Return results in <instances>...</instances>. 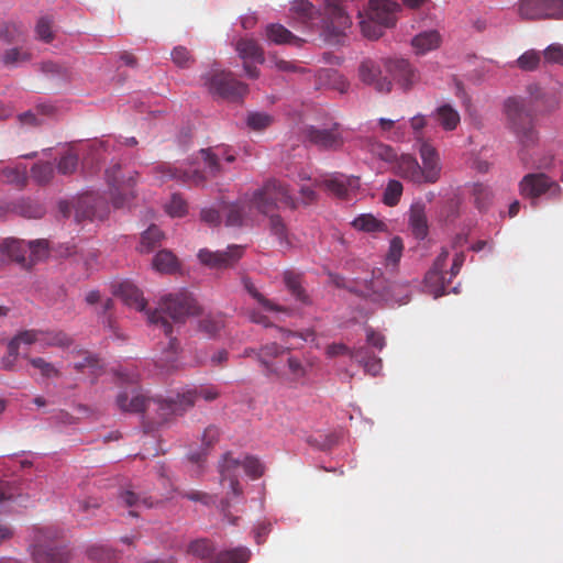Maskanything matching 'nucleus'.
Returning <instances> with one entry per match:
<instances>
[{"mask_svg":"<svg viewBox=\"0 0 563 563\" xmlns=\"http://www.w3.org/2000/svg\"><path fill=\"white\" fill-rule=\"evenodd\" d=\"M200 313V307L194 296L181 289L162 297L158 308L147 313V320L151 324L162 329L169 338L168 346L163 351L157 360V366L162 369L170 371L176 367L179 343L176 338H172L173 325L167 317L175 323H184L190 316Z\"/></svg>","mask_w":563,"mask_h":563,"instance_id":"f257e3e1","label":"nucleus"},{"mask_svg":"<svg viewBox=\"0 0 563 563\" xmlns=\"http://www.w3.org/2000/svg\"><path fill=\"white\" fill-rule=\"evenodd\" d=\"M346 289L371 302L384 306L405 305L410 297L407 283L388 280L380 268H374L368 278L352 280Z\"/></svg>","mask_w":563,"mask_h":563,"instance_id":"f03ea898","label":"nucleus"},{"mask_svg":"<svg viewBox=\"0 0 563 563\" xmlns=\"http://www.w3.org/2000/svg\"><path fill=\"white\" fill-rule=\"evenodd\" d=\"M118 383L120 386H125L126 388L120 391L117 396V406L123 412L131 413H140L145 410H150L151 407H155V410L158 413V417L162 421H167L170 416H163V411L159 409V402H163L165 399H154L147 398L139 388V378L140 375L135 369H130L128 367L120 368L115 372Z\"/></svg>","mask_w":563,"mask_h":563,"instance_id":"7ed1b4c3","label":"nucleus"},{"mask_svg":"<svg viewBox=\"0 0 563 563\" xmlns=\"http://www.w3.org/2000/svg\"><path fill=\"white\" fill-rule=\"evenodd\" d=\"M503 112L507 129L516 135L522 145L529 146L538 141L533 114L528 108L526 99L508 97L504 101Z\"/></svg>","mask_w":563,"mask_h":563,"instance_id":"20e7f679","label":"nucleus"},{"mask_svg":"<svg viewBox=\"0 0 563 563\" xmlns=\"http://www.w3.org/2000/svg\"><path fill=\"white\" fill-rule=\"evenodd\" d=\"M241 461L232 456L231 452H227L221 456L218 463V472L220 475V485L225 488L228 485L227 497L220 503V509L228 521L235 525L238 517L230 512L232 500L242 498L243 489L239 482V473L241 468Z\"/></svg>","mask_w":563,"mask_h":563,"instance_id":"39448f33","label":"nucleus"},{"mask_svg":"<svg viewBox=\"0 0 563 563\" xmlns=\"http://www.w3.org/2000/svg\"><path fill=\"white\" fill-rule=\"evenodd\" d=\"M250 206L265 216L280 207L296 208L295 199L287 185L274 178L266 180L262 188L252 194Z\"/></svg>","mask_w":563,"mask_h":563,"instance_id":"423d86ee","label":"nucleus"},{"mask_svg":"<svg viewBox=\"0 0 563 563\" xmlns=\"http://www.w3.org/2000/svg\"><path fill=\"white\" fill-rule=\"evenodd\" d=\"M56 531L51 528L38 529L34 537L31 555L34 563H67L69 553L65 547L57 545L54 540Z\"/></svg>","mask_w":563,"mask_h":563,"instance_id":"0eeeda50","label":"nucleus"},{"mask_svg":"<svg viewBox=\"0 0 563 563\" xmlns=\"http://www.w3.org/2000/svg\"><path fill=\"white\" fill-rule=\"evenodd\" d=\"M73 209L77 222L93 219L102 220L108 213V205L104 198L96 192L84 194L74 203L59 202V210L64 217H69Z\"/></svg>","mask_w":563,"mask_h":563,"instance_id":"6e6552de","label":"nucleus"},{"mask_svg":"<svg viewBox=\"0 0 563 563\" xmlns=\"http://www.w3.org/2000/svg\"><path fill=\"white\" fill-rule=\"evenodd\" d=\"M203 78L209 91L223 99L238 101L247 93V86L236 80L230 71L212 70Z\"/></svg>","mask_w":563,"mask_h":563,"instance_id":"1a4fd4ad","label":"nucleus"},{"mask_svg":"<svg viewBox=\"0 0 563 563\" xmlns=\"http://www.w3.org/2000/svg\"><path fill=\"white\" fill-rule=\"evenodd\" d=\"M219 391L214 387H201L196 390H188L185 394H177L166 398L165 401L159 402V409L163 411V416H181L188 409L194 407L198 397L206 401H212L217 399Z\"/></svg>","mask_w":563,"mask_h":563,"instance_id":"9d476101","label":"nucleus"},{"mask_svg":"<svg viewBox=\"0 0 563 563\" xmlns=\"http://www.w3.org/2000/svg\"><path fill=\"white\" fill-rule=\"evenodd\" d=\"M519 190L523 197L531 199H538L544 194L552 200H560L562 197L560 185L543 173L527 174L519 183Z\"/></svg>","mask_w":563,"mask_h":563,"instance_id":"9b49d317","label":"nucleus"},{"mask_svg":"<svg viewBox=\"0 0 563 563\" xmlns=\"http://www.w3.org/2000/svg\"><path fill=\"white\" fill-rule=\"evenodd\" d=\"M518 13L527 21L563 19V0H519Z\"/></svg>","mask_w":563,"mask_h":563,"instance_id":"f8f14e48","label":"nucleus"},{"mask_svg":"<svg viewBox=\"0 0 563 563\" xmlns=\"http://www.w3.org/2000/svg\"><path fill=\"white\" fill-rule=\"evenodd\" d=\"M323 33L329 40L336 38L351 25V19L343 8L344 0H323Z\"/></svg>","mask_w":563,"mask_h":563,"instance_id":"ddd939ff","label":"nucleus"},{"mask_svg":"<svg viewBox=\"0 0 563 563\" xmlns=\"http://www.w3.org/2000/svg\"><path fill=\"white\" fill-rule=\"evenodd\" d=\"M106 178L111 188L112 203L115 208H122L134 197L136 180L133 176H121V165L114 164L106 170Z\"/></svg>","mask_w":563,"mask_h":563,"instance_id":"4468645a","label":"nucleus"},{"mask_svg":"<svg viewBox=\"0 0 563 563\" xmlns=\"http://www.w3.org/2000/svg\"><path fill=\"white\" fill-rule=\"evenodd\" d=\"M386 60H375L366 58L358 66V78L367 86L373 87L377 92L388 93L391 90L393 82L388 74L384 75Z\"/></svg>","mask_w":563,"mask_h":563,"instance_id":"2eb2a0df","label":"nucleus"},{"mask_svg":"<svg viewBox=\"0 0 563 563\" xmlns=\"http://www.w3.org/2000/svg\"><path fill=\"white\" fill-rule=\"evenodd\" d=\"M155 178L161 183L176 180L187 186H200L206 181V176L198 169H183L167 163H161L153 168Z\"/></svg>","mask_w":563,"mask_h":563,"instance_id":"dca6fc26","label":"nucleus"},{"mask_svg":"<svg viewBox=\"0 0 563 563\" xmlns=\"http://www.w3.org/2000/svg\"><path fill=\"white\" fill-rule=\"evenodd\" d=\"M303 134L310 143L323 150L335 151L343 145V137L338 123L324 129L310 125L305 129Z\"/></svg>","mask_w":563,"mask_h":563,"instance_id":"f3484780","label":"nucleus"},{"mask_svg":"<svg viewBox=\"0 0 563 563\" xmlns=\"http://www.w3.org/2000/svg\"><path fill=\"white\" fill-rule=\"evenodd\" d=\"M243 255V247L241 245H229L227 251L211 252L207 249L200 250L198 258L200 262L210 268H228L234 265Z\"/></svg>","mask_w":563,"mask_h":563,"instance_id":"a211bd4d","label":"nucleus"},{"mask_svg":"<svg viewBox=\"0 0 563 563\" xmlns=\"http://www.w3.org/2000/svg\"><path fill=\"white\" fill-rule=\"evenodd\" d=\"M400 5L390 0H371L366 15L383 29L393 27L397 21V12Z\"/></svg>","mask_w":563,"mask_h":563,"instance_id":"6ab92c4d","label":"nucleus"},{"mask_svg":"<svg viewBox=\"0 0 563 563\" xmlns=\"http://www.w3.org/2000/svg\"><path fill=\"white\" fill-rule=\"evenodd\" d=\"M420 157L422 161L421 166V178L422 184H434L440 179L441 175V164L440 157L437 150L428 142H421L420 144Z\"/></svg>","mask_w":563,"mask_h":563,"instance_id":"aec40b11","label":"nucleus"},{"mask_svg":"<svg viewBox=\"0 0 563 563\" xmlns=\"http://www.w3.org/2000/svg\"><path fill=\"white\" fill-rule=\"evenodd\" d=\"M389 77L397 80L405 89L411 88L417 80V74L406 59H389L384 64Z\"/></svg>","mask_w":563,"mask_h":563,"instance_id":"412c9836","label":"nucleus"},{"mask_svg":"<svg viewBox=\"0 0 563 563\" xmlns=\"http://www.w3.org/2000/svg\"><path fill=\"white\" fill-rule=\"evenodd\" d=\"M287 351L284 346L273 342L263 345L256 352V360L265 368L266 376L283 377L282 372L275 366L273 360Z\"/></svg>","mask_w":563,"mask_h":563,"instance_id":"4be33fe9","label":"nucleus"},{"mask_svg":"<svg viewBox=\"0 0 563 563\" xmlns=\"http://www.w3.org/2000/svg\"><path fill=\"white\" fill-rule=\"evenodd\" d=\"M394 164L395 173L398 176L408 179L415 184H422L421 166L413 156L408 154L401 155L399 158H396Z\"/></svg>","mask_w":563,"mask_h":563,"instance_id":"5701e85b","label":"nucleus"},{"mask_svg":"<svg viewBox=\"0 0 563 563\" xmlns=\"http://www.w3.org/2000/svg\"><path fill=\"white\" fill-rule=\"evenodd\" d=\"M36 247H42L44 250L45 249L44 242H41V241L36 242ZM1 249L3 250V252H5L8 254V256L11 260H13L22 265H25V263H26L27 249H30L32 251V253L36 252L34 242H30L29 245H26L23 241H19V240H14V239L5 240L1 244Z\"/></svg>","mask_w":563,"mask_h":563,"instance_id":"b1692460","label":"nucleus"},{"mask_svg":"<svg viewBox=\"0 0 563 563\" xmlns=\"http://www.w3.org/2000/svg\"><path fill=\"white\" fill-rule=\"evenodd\" d=\"M114 294L122 299V301L135 310L143 311L146 306V301L143 297L142 291L131 282L120 283Z\"/></svg>","mask_w":563,"mask_h":563,"instance_id":"393cba45","label":"nucleus"},{"mask_svg":"<svg viewBox=\"0 0 563 563\" xmlns=\"http://www.w3.org/2000/svg\"><path fill=\"white\" fill-rule=\"evenodd\" d=\"M265 34L267 40L276 45L289 44L300 47L305 42L279 23L268 24L266 26Z\"/></svg>","mask_w":563,"mask_h":563,"instance_id":"a878e982","label":"nucleus"},{"mask_svg":"<svg viewBox=\"0 0 563 563\" xmlns=\"http://www.w3.org/2000/svg\"><path fill=\"white\" fill-rule=\"evenodd\" d=\"M409 225L416 239L423 240L427 238L429 227L424 206L422 203H415L411 206L409 210Z\"/></svg>","mask_w":563,"mask_h":563,"instance_id":"bb28decb","label":"nucleus"},{"mask_svg":"<svg viewBox=\"0 0 563 563\" xmlns=\"http://www.w3.org/2000/svg\"><path fill=\"white\" fill-rule=\"evenodd\" d=\"M324 187L339 198H346L350 189L358 187V178L344 175H333L324 179Z\"/></svg>","mask_w":563,"mask_h":563,"instance_id":"cd10ccee","label":"nucleus"},{"mask_svg":"<svg viewBox=\"0 0 563 563\" xmlns=\"http://www.w3.org/2000/svg\"><path fill=\"white\" fill-rule=\"evenodd\" d=\"M442 42L440 33L435 30L424 31L411 40V45L417 55H424L437 49Z\"/></svg>","mask_w":563,"mask_h":563,"instance_id":"c85d7f7f","label":"nucleus"},{"mask_svg":"<svg viewBox=\"0 0 563 563\" xmlns=\"http://www.w3.org/2000/svg\"><path fill=\"white\" fill-rule=\"evenodd\" d=\"M235 49H236L239 56L244 62L252 60V62H255L258 64H263L265 60L263 48L253 38H249V37L240 38L235 44Z\"/></svg>","mask_w":563,"mask_h":563,"instance_id":"c756f323","label":"nucleus"},{"mask_svg":"<svg viewBox=\"0 0 563 563\" xmlns=\"http://www.w3.org/2000/svg\"><path fill=\"white\" fill-rule=\"evenodd\" d=\"M42 335H43L42 330H36V329L24 330V331L19 332L8 343L10 356H13V358L18 357L19 349L22 344H24V345L38 344L40 345V339Z\"/></svg>","mask_w":563,"mask_h":563,"instance_id":"7c9ffc66","label":"nucleus"},{"mask_svg":"<svg viewBox=\"0 0 563 563\" xmlns=\"http://www.w3.org/2000/svg\"><path fill=\"white\" fill-rule=\"evenodd\" d=\"M351 358L358 362L364 371L372 376L378 375L382 371V360L371 354L368 349L364 346L355 349V351L351 353Z\"/></svg>","mask_w":563,"mask_h":563,"instance_id":"2f4dec72","label":"nucleus"},{"mask_svg":"<svg viewBox=\"0 0 563 563\" xmlns=\"http://www.w3.org/2000/svg\"><path fill=\"white\" fill-rule=\"evenodd\" d=\"M433 117L445 131L455 130L461 121L457 110L449 103L438 107L433 113Z\"/></svg>","mask_w":563,"mask_h":563,"instance_id":"473e14b6","label":"nucleus"},{"mask_svg":"<svg viewBox=\"0 0 563 563\" xmlns=\"http://www.w3.org/2000/svg\"><path fill=\"white\" fill-rule=\"evenodd\" d=\"M284 283L288 291L301 303L309 305L310 299L305 288L302 287V276L294 271H286L284 273Z\"/></svg>","mask_w":563,"mask_h":563,"instance_id":"72a5a7b5","label":"nucleus"},{"mask_svg":"<svg viewBox=\"0 0 563 563\" xmlns=\"http://www.w3.org/2000/svg\"><path fill=\"white\" fill-rule=\"evenodd\" d=\"M363 148L369 154H372L374 157L386 163H394L397 158V153L391 146L384 144L377 140H365L363 143Z\"/></svg>","mask_w":563,"mask_h":563,"instance_id":"f704fd0d","label":"nucleus"},{"mask_svg":"<svg viewBox=\"0 0 563 563\" xmlns=\"http://www.w3.org/2000/svg\"><path fill=\"white\" fill-rule=\"evenodd\" d=\"M251 551L246 547L222 550L216 553L212 563H247L251 559Z\"/></svg>","mask_w":563,"mask_h":563,"instance_id":"c9c22d12","label":"nucleus"},{"mask_svg":"<svg viewBox=\"0 0 563 563\" xmlns=\"http://www.w3.org/2000/svg\"><path fill=\"white\" fill-rule=\"evenodd\" d=\"M153 267L162 274H174L179 268V261L175 254L168 250L159 251L153 258Z\"/></svg>","mask_w":563,"mask_h":563,"instance_id":"e433bc0d","label":"nucleus"},{"mask_svg":"<svg viewBox=\"0 0 563 563\" xmlns=\"http://www.w3.org/2000/svg\"><path fill=\"white\" fill-rule=\"evenodd\" d=\"M187 551L189 554H192L207 563H212V559L216 556V547L213 542L206 538L191 541Z\"/></svg>","mask_w":563,"mask_h":563,"instance_id":"4c0bfd02","label":"nucleus"},{"mask_svg":"<svg viewBox=\"0 0 563 563\" xmlns=\"http://www.w3.org/2000/svg\"><path fill=\"white\" fill-rule=\"evenodd\" d=\"M424 287L434 298L445 294V277L443 271L431 268L424 276Z\"/></svg>","mask_w":563,"mask_h":563,"instance_id":"58836bf2","label":"nucleus"},{"mask_svg":"<svg viewBox=\"0 0 563 563\" xmlns=\"http://www.w3.org/2000/svg\"><path fill=\"white\" fill-rule=\"evenodd\" d=\"M352 225L356 230L367 233L384 232L387 230V225L383 221L369 213L356 217L353 220Z\"/></svg>","mask_w":563,"mask_h":563,"instance_id":"ea45409f","label":"nucleus"},{"mask_svg":"<svg viewBox=\"0 0 563 563\" xmlns=\"http://www.w3.org/2000/svg\"><path fill=\"white\" fill-rule=\"evenodd\" d=\"M40 339L41 347L58 346L66 347L71 344V339L68 334L59 330H42Z\"/></svg>","mask_w":563,"mask_h":563,"instance_id":"a19ab883","label":"nucleus"},{"mask_svg":"<svg viewBox=\"0 0 563 563\" xmlns=\"http://www.w3.org/2000/svg\"><path fill=\"white\" fill-rule=\"evenodd\" d=\"M14 210L16 213L27 219H40L45 213V208L41 203L30 199L18 201L14 206Z\"/></svg>","mask_w":563,"mask_h":563,"instance_id":"79ce46f5","label":"nucleus"},{"mask_svg":"<svg viewBox=\"0 0 563 563\" xmlns=\"http://www.w3.org/2000/svg\"><path fill=\"white\" fill-rule=\"evenodd\" d=\"M120 500L130 508H152L155 506L152 497L150 496H140L132 489H124L120 493Z\"/></svg>","mask_w":563,"mask_h":563,"instance_id":"37998d69","label":"nucleus"},{"mask_svg":"<svg viewBox=\"0 0 563 563\" xmlns=\"http://www.w3.org/2000/svg\"><path fill=\"white\" fill-rule=\"evenodd\" d=\"M163 236V232L156 225H151L142 234L139 251L141 253L152 252L156 246L161 244Z\"/></svg>","mask_w":563,"mask_h":563,"instance_id":"c03bdc74","label":"nucleus"},{"mask_svg":"<svg viewBox=\"0 0 563 563\" xmlns=\"http://www.w3.org/2000/svg\"><path fill=\"white\" fill-rule=\"evenodd\" d=\"M243 286L245 290L265 309L268 311L285 312L286 308L276 305L273 301L265 298L254 286L250 278H243Z\"/></svg>","mask_w":563,"mask_h":563,"instance_id":"a18cd8bd","label":"nucleus"},{"mask_svg":"<svg viewBox=\"0 0 563 563\" xmlns=\"http://www.w3.org/2000/svg\"><path fill=\"white\" fill-rule=\"evenodd\" d=\"M0 177L8 184L23 187L27 180L26 166L21 164L15 167H5L0 170Z\"/></svg>","mask_w":563,"mask_h":563,"instance_id":"49530a36","label":"nucleus"},{"mask_svg":"<svg viewBox=\"0 0 563 563\" xmlns=\"http://www.w3.org/2000/svg\"><path fill=\"white\" fill-rule=\"evenodd\" d=\"M87 554L90 560L99 563H115L119 558V553L106 545H91Z\"/></svg>","mask_w":563,"mask_h":563,"instance_id":"de8ad7c7","label":"nucleus"},{"mask_svg":"<svg viewBox=\"0 0 563 563\" xmlns=\"http://www.w3.org/2000/svg\"><path fill=\"white\" fill-rule=\"evenodd\" d=\"M287 367L289 376L286 378L285 375L282 373L283 377H279L280 379H285L294 384L303 382L308 372L307 367L302 364V362L299 358L295 356H289L287 358Z\"/></svg>","mask_w":563,"mask_h":563,"instance_id":"09e8293b","label":"nucleus"},{"mask_svg":"<svg viewBox=\"0 0 563 563\" xmlns=\"http://www.w3.org/2000/svg\"><path fill=\"white\" fill-rule=\"evenodd\" d=\"M472 196L474 197L475 206L479 210L486 209L493 199V192L490 188L481 183L473 184Z\"/></svg>","mask_w":563,"mask_h":563,"instance_id":"8fccbe9b","label":"nucleus"},{"mask_svg":"<svg viewBox=\"0 0 563 563\" xmlns=\"http://www.w3.org/2000/svg\"><path fill=\"white\" fill-rule=\"evenodd\" d=\"M269 217V229L273 235H275L282 245L289 246L288 231L284 220L278 216L271 213Z\"/></svg>","mask_w":563,"mask_h":563,"instance_id":"3c124183","label":"nucleus"},{"mask_svg":"<svg viewBox=\"0 0 563 563\" xmlns=\"http://www.w3.org/2000/svg\"><path fill=\"white\" fill-rule=\"evenodd\" d=\"M53 23L54 21L52 18L47 15L41 16L35 24L36 38L45 43H51L55 37Z\"/></svg>","mask_w":563,"mask_h":563,"instance_id":"603ef678","label":"nucleus"},{"mask_svg":"<svg viewBox=\"0 0 563 563\" xmlns=\"http://www.w3.org/2000/svg\"><path fill=\"white\" fill-rule=\"evenodd\" d=\"M31 54L18 47L7 49L2 55V63L7 67H16L22 63L29 62Z\"/></svg>","mask_w":563,"mask_h":563,"instance_id":"864d4df0","label":"nucleus"},{"mask_svg":"<svg viewBox=\"0 0 563 563\" xmlns=\"http://www.w3.org/2000/svg\"><path fill=\"white\" fill-rule=\"evenodd\" d=\"M170 57L173 63L180 68H190L196 62L191 52L183 45L174 47Z\"/></svg>","mask_w":563,"mask_h":563,"instance_id":"5fc2aeb1","label":"nucleus"},{"mask_svg":"<svg viewBox=\"0 0 563 563\" xmlns=\"http://www.w3.org/2000/svg\"><path fill=\"white\" fill-rule=\"evenodd\" d=\"M246 205L244 202L232 203L227 211V225L239 227L243 224L246 217Z\"/></svg>","mask_w":563,"mask_h":563,"instance_id":"6e6d98bb","label":"nucleus"},{"mask_svg":"<svg viewBox=\"0 0 563 563\" xmlns=\"http://www.w3.org/2000/svg\"><path fill=\"white\" fill-rule=\"evenodd\" d=\"M54 175V167L51 163H37L31 169L32 178L41 185L47 184Z\"/></svg>","mask_w":563,"mask_h":563,"instance_id":"4d7b16f0","label":"nucleus"},{"mask_svg":"<svg viewBox=\"0 0 563 563\" xmlns=\"http://www.w3.org/2000/svg\"><path fill=\"white\" fill-rule=\"evenodd\" d=\"M78 166V155L68 150L59 159L57 164V170L62 175H70L73 174Z\"/></svg>","mask_w":563,"mask_h":563,"instance_id":"13d9d810","label":"nucleus"},{"mask_svg":"<svg viewBox=\"0 0 563 563\" xmlns=\"http://www.w3.org/2000/svg\"><path fill=\"white\" fill-rule=\"evenodd\" d=\"M402 185L398 180H390L384 191V202L387 206H396L402 195Z\"/></svg>","mask_w":563,"mask_h":563,"instance_id":"bf43d9fd","label":"nucleus"},{"mask_svg":"<svg viewBox=\"0 0 563 563\" xmlns=\"http://www.w3.org/2000/svg\"><path fill=\"white\" fill-rule=\"evenodd\" d=\"M31 365L38 369L41 375L46 378L59 377L60 372L57 369L54 364L47 362L43 357H33L30 360Z\"/></svg>","mask_w":563,"mask_h":563,"instance_id":"052dcab7","label":"nucleus"},{"mask_svg":"<svg viewBox=\"0 0 563 563\" xmlns=\"http://www.w3.org/2000/svg\"><path fill=\"white\" fill-rule=\"evenodd\" d=\"M540 63V54L534 49L525 52L518 59L517 65L520 69L532 71L538 68Z\"/></svg>","mask_w":563,"mask_h":563,"instance_id":"680f3d73","label":"nucleus"},{"mask_svg":"<svg viewBox=\"0 0 563 563\" xmlns=\"http://www.w3.org/2000/svg\"><path fill=\"white\" fill-rule=\"evenodd\" d=\"M100 500L97 498L80 499L76 503L75 510L82 514V519H89L100 508Z\"/></svg>","mask_w":563,"mask_h":563,"instance_id":"e2e57ef3","label":"nucleus"},{"mask_svg":"<svg viewBox=\"0 0 563 563\" xmlns=\"http://www.w3.org/2000/svg\"><path fill=\"white\" fill-rule=\"evenodd\" d=\"M74 367L79 372L89 369V373L95 376L100 375L102 372V365L100 361L90 354L86 355L82 361L75 363Z\"/></svg>","mask_w":563,"mask_h":563,"instance_id":"0e129e2a","label":"nucleus"},{"mask_svg":"<svg viewBox=\"0 0 563 563\" xmlns=\"http://www.w3.org/2000/svg\"><path fill=\"white\" fill-rule=\"evenodd\" d=\"M241 467H243L246 475L252 478H258L264 473L263 464L258 459L254 456H246L243 461H241Z\"/></svg>","mask_w":563,"mask_h":563,"instance_id":"69168bd1","label":"nucleus"},{"mask_svg":"<svg viewBox=\"0 0 563 563\" xmlns=\"http://www.w3.org/2000/svg\"><path fill=\"white\" fill-rule=\"evenodd\" d=\"M223 328L221 317L207 316L200 321V329L209 336H213Z\"/></svg>","mask_w":563,"mask_h":563,"instance_id":"338daca9","label":"nucleus"},{"mask_svg":"<svg viewBox=\"0 0 563 563\" xmlns=\"http://www.w3.org/2000/svg\"><path fill=\"white\" fill-rule=\"evenodd\" d=\"M543 56L548 63L563 66V45L559 43L549 45L543 51Z\"/></svg>","mask_w":563,"mask_h":563,"instance_id":"774afa93","label":"nucleus"}]
</instances>
